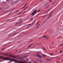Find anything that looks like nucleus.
I'll list each match as a JSON object with an SVG mask.
<instances>
[{
    "mask_svg": "<svg viewBox=\"0 0 63 63\" xmlns=\"http://www.w3.org/2000/svg\"><path fill=\"white\" fill-rule=\"evenodd\" d=\"M0 59H1L5 60H9L10 59V58H5L1 56H0Z\"/></svg>",
    "mask_w": 63,
    "mask_h": 63,
    "instance_id": "f257e3e1",
    "label": "nucleus"
},
{
    "mask_svg": "<svg viewBox=\"0 0 63 63\" xmlns=\"http://www.w3.org/2000/svg\"><path fill=\"white\" fill-rule=\"evenodd\" d=\"M23 33V32L21 33H20V34H21L22 33Z\"/></svg>",
    "mask_w": 63,
    "mask_h": 63,
    "instance_id": "49530a36",
    "label": "nucleus"
},
{
    "mask_svg": "<svg viewBox=\"0 0 63 63\" xmlns=\"http://www.w3.org/2000/svg\"><path fill=\"white\" fill-rule=\"evenodd\" d=\"M53 3L52 4V5H53Z\"/></svg>",
    "mask_w": 63,
    "mask_h": 63,
    "instance_id": "338daca9",
    "label": "nucleus"
},
{
    "mask_svg": "<svg viewBox=\"0 0 63 63\" xmlns=\"http://www.w3.org/2000/svg\"><path fill=\"white\" fill-rule=\"evenodd\" d=\"M43 37L44 39H47V36L46 35H45L43 36Z\"/></svg>",
    "mask_w": 63,
    "mask_h": 63,
    "instance_id": "20e7f679",
    "label": "nucleus"
},
{
    "mask_svg": "<svg viewBox=\"0 0 63 63\" xmlns=\"http://www.w3.org/2000/svg\"><path fill=\"white\" fill-rule=\"evenodd\" d=\"M39 61L41 62V63H42L43 62V61L41 60H39Z\"/></svg>",
    "mask_w": 63,
    "mask_h": 63,
    "instance_id": "9b49d317",
    "label": "nucleus"
},
{
    "mask_svg": "<svg viewBox=\"0 0 63 63\" xmlns=\"http://www.w3.org/2000/svg\"><path fill=\"white\" fill-rule=\"evenodd\" d=\"M42 38H39V39H42Z\"/></svg>",
    "mask_w": 63,
    "mask_h": 63,
    "instance_id": "e2e57ef3",
    "label": "nucleus"
},
{
    "mask_svg": "<svg viewBox=\"0 0 63 63\" xmlns=\"http://www.w3.org/2000/svg\"><path fill=\"white\" fill-rule=\"evenodd\" d=\"M49 54H50V55H54V54H50V53H49Z\"/></svg>",
    "mask_w": 63,
    "mask_h": 63,
    "instance_id": "1a4fd4ad",
    "label": "nucleus"
},
{
    "mask_svg": "<svg viewBox=\"0 0 63 63\" xmlns=\"http://www.w3.org/2000/svg\"><path fill=\"white\" fill-rule=\"evenodd\" d=\"M22 22V21H21L20 22V23H21V22Z\"/></svg>",
    "mask_w": 63,
    "mask_h": 63,
    "instance_id": "5701e85b",
    "label": "nucleus"
},
{
    "mask_svg": "<svg viewBox=\"0 0 63 63\" xmlns=\"http://www.w3.org/2000/svg\"><path fill=\"white\" fill-rule=\"evenodd\" d=\"M18 61V62H19V63H22V62H21V61Z\"/></svg>",
    "mask_w": 63,
    "mask_h": 63,
    "instance_id": "ddd939ff",
    "label": "nucleus"
},
{
    "mask_svg": "<svg viewBox=\"0 0 63 63\" xmlns=\"http://www.w3.org/2000/svg\"><path fill=\"white\" fill-rule=\"evenodd\" d=\"M21 19H20V20H21Z\"/></svg>",
    "mask_w": 63,
    "mask_h": 63,
    "instance_id": "052dcab7",
    "label": "nucleus"
},
{
    "mask_svg": "<svg viewBox=\"0 0 63 63\" xmlns=\"http://www.w3.org/2000/svg\"><path fill=\"white\" fill-rule=\"evenodd\" d=\"M56 2V1H55L54 2Z\"/></svg>",
    "mask_w": 63,
    "mask_h": 63,
    "instance_id": "774afa93",
    "label": "nucleus"
},
{
    "mask_svg": "<svg viewBox=\"0 0 63 63\" xmlns=\"http://www.w3.org/2000/svg\"><path fill=\"white\" fill-rule=\"evenodd\" d=\"M43 49H44V50H46V48H44L43 47Z\"/></svg>",
    "mask_w": 63,
    "mask_h": 63,
    "instance_id": "4468645a",
    "label": "nucleus"
},
{
    "mask_svg": "<svg viewBox=\"0 0 63 63\" xmlns=\"http://www.w3.org/2000/svg\"><path fill=\"white\" fill-rule=\"evenodd\" d=\"M57 51H56V52H57Z\"/></svg>",
    "mask_w": 63,
    "mask_h": 63,
    "instance_id": "bf43d9fd",
    "label": "nucleus"
},
{
    "mask_svg": "<svg viewBox=\"0 0 63 63\" xmlns=\"http://www.w3.org/2000/svg\"><path fill=\"white\" fill-rule=\"evenodd\" d=\"M42 55H43L42 56H43V57H46V56H47V55H44V54H42Z\"/></svg>",
    "mask_w": 63,
    "mask_h": 63,
    "instance_id": "6e6552de",
    "label": "nucleus"
},
{
    "mask_svg": "<svg viewBox=\"0 0 63 63\" xmlns=\"http://www.w3.org/2000/svg\"><path fill=\"white\" fill-rule=\"evenodd\" d=\"M33 19V18H32L30 20H31V19Z\"/></svg>",
    "mask_w": 63,
    "mask_h": 63,
    "instance_id": "a19ab883",
    "label": "nucleus"
},
{
    "mask_svg": "<svg viewBox=\"0 0 63 63\" xmlns=\"http://www.w3.org/2000/svg\"><path fill=\"white\" fill-rule=\"evenodd\" d=\"M47 12H46L44 14H46V13H47Z\"/></svg>",
    "mask_w": 63,
    "mask_h": 63,
    "instance_id": "e433bc0d",
    "label": "nucleus"
},
{
    "mask_svg": "<svg viewBox=\"0 0 63 63\" xmlns=\"http://www.w3.org/2000/svg\"><path fill=\"white\" fill-rule=\"evenodd\" d=\"M28 59H27L26 61H28Z\"/></svg>",
    "mask_w": 63,
    "mask_h": 63,
    "instance_id": "2f4dec72",
    "label": "nucleus"
},
{
    "mask_svg": "<svg viewBox=\"0 0 63 63\" xmlns=\"http://www.w3.org/2000/svg\"><path fill=\"white\" fill-rule=\"evenodd\" d=\"M25 13V12H24V13H23V14H24V13Z\"/></svg>",
    "mask_w": 63,
    "mask_h": 63,
    "instance_id": "ea45409f",
    "label": "nucleus"
},
{
    "mask_svg": "<svg viewBox=\"0 0 63 63\" xmlns=\"http://www.w3.org/2000/svg\"><path fill=\"white\" fill-rule=\"evenodd\" d=\"M33 45V44H32L31 45H31H31Z\"/></svg>",
    "mask_w": 63,
    "mask_h": 63,
    "instance_id": "09e8293b",
    "label": "nucleus"
},
{
    "mask_svg": "<svg viewBox=\"0 0 63 63\" xmlns=\"http://www.w3.org/2000/svg\"><path fill=\"white\" fill-rule=\"evenodd\" d=\"M11 13H12V12H11L9 13V14H11Z\"/></svg>",
    "mask_w": 63,
    "mask_h": 63,
    "instance_id": "4d7b16f0",
    "label": "nucleus"
},
{
    "mask_svg": "<svg viewBox=\"0 0 63 63\" xmlns=\"http://www.w3.org/2000/svg\"><path fill=\"white\" fill-rule=\"evenodd\" d=\"M39 25H40V24H39L37 26H36V27H37V26H39Z\"/></svg>",
    "mask_w": 63,
    "mask_h": 63,
    "instance_id": "a878e982",
    "label": "nucleus"
},
{
    "mask_svg": "<svg viewBox=\"0 0 63 63\" xmlns=\"http://www.w3.org/2000/svg\"><path fill=\"white\" fill-rule=\"evenodd\" d=\"M49 39V37L48 36H47L46 39Z\"/></svg>",
    "mask_w": 63,
    "mask_h": 63,
    "instance_id": "9d476101",
    "label": "nucleus"
},
{
    "mask_svg": "<svg viewBox=\"0 0 63 63\" xmlns=\"http://www.w3.org/2000/svg\"><path fill=\"white\" fill-rule=\"evenodd\" d=\"M46 16V15L44 16L43 17H45V16Z\"/></svg>",
    "mask_w": 63,
    "mask_h": 63,
    "instance_id": "79ce46f5",
    "label": "nucleus"
},
{
    "mask_svg": "<svg viewBox=\"0 0 63 63\" xmlns=\"http://www.w3.org/2000/svg\"><path fill=\"white\" fill-rule=\"evenodd\" d=\"M11 35V34H9L8 35V36H10V35Z\"/></svg>",
    "mask_w": 63,
    "mask_h": 63,
    "instance_id": "de8ad7c7",
    "label": "nucleus"
},
{
    "mask_svg": "<svg viewBox=\"0 0 63 63\" xmlns=\"http://www.w3.org/2000/svg\"><path fill=\"white\" fill-rule=\"evenodd\" d=\"M10 60L11 61H14V62H16V60H15L12 59V60Z\"/></svg>",
    "mask_w": 63,
    "mask_h": 63,
    "instance_id": "39448f33",
    "label": "nucleus"
},
{
    "mask_svg": "<svg viewBox=\"0 0 63 63\" xmlns=\"http://www.w3.org/2000/svg\"><path fill=\"white\" fill-rule=\"evenodd\" d=\"M5 55H7V54H5Z\"/></svg>",
    "mask_w": 63,
    "mask_h": 63,
    "instance_id": "8fccbe9b",
    "label": "nucleus"
},
{
    "mask_svg": "<svg viewBox=\"0 0 63 63\" xmlns=\"http://www.w3.org/2000/svg\"><path fill=\"white\" fill-rule=\"evenodd\" d=\"M32 24L28 25V26H29V25H32Z\"/></svg>",
    "mask_w": 63,
    "mask_h": 63,
    "instance_id": "bb28decb",
    "label": "nucleus"
},
{
    "mask_svg": "<svg viewBox=\"0 0 63 63\" xmlns=\"http://www.w3.org/2000/svg\"><path fill=\"white\" fill-rule=\"evenodd\" d=\"M62 55H63V54H62Z\"/></svg>",
    "mask_w": 63,
    "mask_h": 63,
    "instance_id": "680f3d73",
    "label": "nucleus"
},
{
    "mask_svg": "<svg viewBox=\"0 0 63 63\" xmlns=\"http://www.w3.org/2000/svg\"><path fill=\"white\" fill-rule=\"evenodd\" d=\"M38 23H37V24H36V25H37V24H38Z\"/></svg>",
    "mask_w": 63,
    "mask_h": 63,
    "instance_id": "473e14b6",
    "label": "nucleus"
},
{
    "mask_svg": "<svg viewBox=\"0 0 63 63\" xmlns=\"http://www.w3.org/2000/svg\"><path fill=\"white\" fill-rule=\"evenodd\" d=\"M43 0H41L40 1V2H42V1H43Z\"/></svg>",
    "mask_w": 63,
    "mask_h": 63,
    "instance_id": "72a5a7b5",
    "label": "nucleus"
},
{
    "mask_svg": "<svg viewBox=\"0 0 63 63\" xmlns=\"http://www.w3.org/2000/svg\"><path fill=\"white\" fill-rule=\"evenodd\" d=\"M53 10H54V9H53V10L52 11H51L50 13H51V12H52L53 11Z\"/></svg>",
    "mask_w": 63,
    "mask_h": 63,
    "instance_id": "7c9ffc66",
    "label": "nucleus"
},
{
    "mask_svg": "<svg viewBox=\"0 0 63 63\" xmlns=\"http://www.w3.org/2000/svg\"><path fill=\"white\" fill-rule=\"evenodd\" d=\"M3 3H5V2H3Z\"/></svg>",
    "mask_w": 63,
    "mask_h": 63,
    "instance_id": "3c124183",
    "label": "nucleus"
},
{
    "mask_svg": "<svg viewBox=\"0 0 63 63\" xmlns=\"http://www.w3.org/2000/svg\"><path fill=\"white\" fill-rule=\"evenodd\" d=\"M24 7L23 8V9H24Z\"/></svg>",
    "mask_w": 63,
    "mask_h": 63,
    "instance_id": "6e6d98bb",
    "label": "nucleus"
},
{
    "mask_svg": "<svg viewBox=\"0 0 63 63\" xmlns=\"http://www.w3.org/2000/svg\"><path fill=\"white\" fill-rule=\"evenodd\" d=\"M56 62H57V63H59V62H58V61H56Z\"/></svg>",
    "mask_w": 63,
    "mask_h": 63,
    "instance_id": "c85d7f7f",
    "label": "nucleus"
},
{
    "mask_svg": "<svg viewBox=\"0 0 63 63\" xmlns=\"http://www.w3.org/2000/svg\"><path fill=\"white\" fill-rule=\"evenodd\" d=\"M19 11V10H18L17 11H16V12H15V13H17V12H18V11Z\"/></svg>",
    "mask_w": 63,
    "mask_h": 63,
    "instance_id": "aec40b11",
    "label": "nucleus"
},
{
    "mask_svg": "<svg viewBox=\"0 0 63 63\" xmlns=\"http://www.w3.org/2000/svg\"><path fill=\"white\" fill-rule=\"evenodd\" d=\"M25 9H24V10H23V11H24V10H25Z\"/></svg>",
    "mask_w": 63,
    "mask_h": 63,
    "instance_id": "5fc2aeb1",
    "label": "nucleus"
},
{
    "mask_svg": "<svg viewBox=\"0 0 63 63\" xmlns=\"http://www.w3.org/2000/svg\"><path fill=\"white\" fill-rule=\"evenodd\" d=\"M54 36H53V37H52V38H54Z\"/></svg>",
    "mask_w": 63,
    "mask_h": 63,
    "instance_id": "f704fd0d",
    "label": "nucleus"
},
{
    "mask_svg": "<svg viewBox=\"0 0 63 63\" xmlns=\"http://www.w3.org/2000/svg\"><path fill=\"white\" fill-rule=\"evenodd\" d=\"M20 14H21V13H20V14H18V15H20Z\"/></svg>",
    "mask_w": 63,
    "mask_h": 63,
    "instance_id": "c9c22d12",
    "label": "nucleus"
},
{
    "mask_svg": "<svg viewBox=\"0 0 63 63\" xmlns=\"http://www.w3.org/2000/svg\"><path fill=\"white\" fill-rule=\"evenodd\" d=\"M22 9H23V8H22L21 10H22Z\"/></svg>",
    "mask_w": 63,
    "mask_h": 63,
    "instance_id": "0e129e2a",
    "label": "nucleus"
},
{
    "mask_svg": "<svg viewBox=\"0 0 63 63\" xmlns=\"http://www.w3.org/2000/svg\"><path fill=\"white\" fill-rule=\"evenodd\" d=\"M47 5H48V3H47L46 4V5L44 6V7H46V6H47Z\"/></svg>",
    "mask_w": 63,
    "mask_h": 63,
    "instance_id": "423d86ee",
    "label": "nucleus"
},
{
    "mask_svg": "<svg viewBox=\"0 0 63 63\" xmlns=\"http://www.w3.org/2000/svg\"><path fill=\"white\" fill-rule=\"evenodd\" d=\"M17 33H14V35H16V34H17Z\"/></svg>",
    "mask_w": 63,
    "mask_h": 63,
    "instance_id": "412c9836",
    "label": "nucleus"
},
{
    "mask_svg": "<svg viewBox=\"0 0 63 63\" xmlns=\"http://www.w3.org/2000/svg\"><path fill=\"white\" fill-rule=\"evenodd\" d=\"M53 57V58H55V57Z\"/></svg>",
    "mask_w": 63,
    "mask_h": 63,
    "instance_id": "603ef678",
    "label": "nucleus"
},
{
    "mask_svg": "<svg viewBox=\"0 0 63 63\" xmlns=\"http://www.w3.org/2000/svg\"><path fill=\"white\" fill-rule=\"evenodd\" d=\"M28 56V55H27V56H23V58H24L26 57H27Z\"/></svg>",
    "mask_w": 63,
    "mask_h": 63,
    "instance_id": "f8f14e48",
    "label": "nucleus"
},
{
    "mask_svg": "<svg viewBox=\"0 0 63 63\" xmlns=\"http://www.w3.org/2000/svg\"><path fill=\"white\" fill-rule=\"evenodd\" d=\"M46 60L47 61H51V60L49 59H47Z\"/></svg>",
    "mask_w": 63,
    "mask_h": 63,
    "instance_id": "0eeeda50",
    "label": "nucleus"
},
{
    "mask_svg": "<svg viewBox=\"0 0 63 63\" xmlns=\"http://www.w3.org/2000/svg\"><path fill=\"white\" fill-rule=\"evenodd\" d=\"M63 45V44H62L61 45H60V46L61 47V46H62Z\"/></svg>",
    "mask_w": 63,
    "mask_h": 63,
    "instance_id": "a211bd4d",
    "label": "nucleus"
},
{
    "mask_svg": "<svg viewBox=\"0 0 63 63\" xmlns=\"http://www.w3.org/2000/svg\"><path fill=\"white\" fill-rule=\"evenodd\" d=\"M36 55H38L37 57H38L39 58H42V57L39 56V55L36 54Z\"/></svg>",
    "mask_w": 63,
    "mask_h": 63,
    "instance_id": "7ed1b4c3",
    "label": "nucleus"
},
{
    "mask_svg": "<svg viewBox=\"0 0 63 63\" xmlns=\"http://www.w3.org/2000/svg\"><path fill=\"white\" fill-rule=\"evenodd\" d=\"M41 11L40 10H39L38 11H37V12H39Z\"/></svg>",
    "mask_w": 63,
    "mask_h": 63,
    "instance_id": "2eb2a0df",
    "label": "nucleus"
},
{
    "mask_svg": "<svg viewBox=\"0 0 63 63\" xmlns=\"http://www.w3.org/2000/svg\"><path fill=\"white\" fill-rule=\"evenodd\" d=\"M51 44H52V45L53 44H54V42H52V43H51Z\"/></svg>",
    "mask_w": 63,
    "mask_h": 63,
    "instance_id": "b1692460",
    "label": "nucleus"
},
{
    "mask_svg": "<svg viewBox=\"0 0 63 63\" xmlns=\"http://www.w3.org/2000/svg\"><path fill=\"white\" fill-rule=\"evenodd\" d=\"M62 50H60V53L61 52H62Z\"/></svg>",
    "mask_w": 63,
    "mask_h": 63,
    "instance_id": "cd10ccee",
    "label": "nucleus"
},
{
    "mask_svg": "<svg viewBox=\"0 0 63 63\" xmlns=\"http://www.w3.org/2000/svg\"><path fill=\"white\" fill-rule=\"evenodd\" d=\"M1 9H2V8H0V10H1Z\"/></svg>",
    "mask_w": 63,
    "mask_h": 63,
    "instance_id": "864d4df0",
    "label": "nucleus"
},
{
    "mask_svg": "<svg viewBox=\"0 0 63 63\" xmlns=\"http://www.w3.org/2000/svg\"><path fill=\"white\" fill-rule=\"evenodd\" d=\"M49 7V5L47 7V8H48V7Z\"/></svg>",
    "mask_w": 63,
    "mask_h": 63,
    "instance_id": "37998d69",
    "label": "nucleus"
},
{
    "mask_svg": "<svg viewBox=\"0 0 63 63\" xmlns=\"http://www.w3.org/2000/svg\"><path fill=\"white\" fill-rule=\"evenodd\" d=\"M51 16V15L50 16H49L47 18H47H49V17H50Z\"/></svg>",
    "mask_w": 63,
    "mask_h": 63,
    "instance_id": "dca6fc26",
    "label": "nucleus"
},
{
    "mask_svg": "<svg viewBox=\"0 0 63 63\" xmlns=\"http://www.w3.org/2000/svg\"><path fill=\"white\" fill-rule=\"evenodd\" d=\"M28 6H27V7H26L25 9H25H27V8H28Z\"/></svg>",
    "mask_w": 63,
    "mask_h": 63,
    "instance_id": "f3484780",
    "label": "nucleus"
},
{
    "mask_svg": "<svg viewBox=\"0 0 63 63\" xmlns=\"http://www.w3.org/2000/svg\"><path fill=\"white\" fill-rule=\"evenodd\" d=\"M27 3L25 4V5H27Z\"/></svg>",
    "mask_w": 63,
    "mask_h": 63,
    "instance_id": "4c0bfd02",
    "label": "nucleus"
},
{
    "mask_svg": "<svg viewBox=\"0 0 63 63\" xmlns=\"http://www.w3.org/2000/svg\"><path fill=\"white\" fill-rule=\"evenodd\" d=\"M47 8V7H46V8Z\"/></svg>",
    "mask_w": 63,
    "mask_h": 63,
    "instance_id": "69168bd1",
    "label": "nucleus"
},
{
    "mask_svg": "<svg viewBox=\"0 0 63 63\" xmlns=\"http://www.w3.org/2000/svg\"><path fill=\"white\" fill-rule=\"evenodd\" d=\"M31 46V45H29V46H28V47H31L30 46Z\"/></svg>",
    "mask_w": 63,
    "mask_h": 63,
    "instance_id": "393cba45",
    "label": "nucleus"
},
{
    "mask_svg": "<svg viewBox=\"0 0 63 63\" xmlns=\"http://www.w3.org/2000/svg\"><path fill=\"white\" fill-rule=\"evenodd\" d=\"M38 44V43H37L35 45H37V44Z\"/></svg>",
    "mask_w": 63,
    "mask_h": 63,
    "instance_id": "c03bdc74",
    "label": "nucleus"
},
{
    "mask_svg": "<svg viewBox=\"0 0 63 63\" xmlns=\"http://www.w3.org/2000/svg\"><path fill=\"white\" fill-rule=\"evenodd\" d=\"M22 12H21V13H20V14H22Z\"/></svg>",
    "mask_w": 63,
    "mask_h": 63,
    "instance_id": "13d9d810",
    "label": "nucleus"
},
{
    "mask_svg": "<svg viewBox=\"0 0 63 63\" xmlns=\"http://www.w3.org/2000/svg\"><path fill=\"white\" fill-rule=\"evenodd\" d=\"M50 2H51V0H49Z\"/></svg>",
    "mask_w": 63,
    "mask_h": 63,
    "instance_id": "58836bf2",
    "label": "nucleus"
},
{
    "mask_svg": "<svg viewBox=\"0 0 63 63\" xmlns=\"http://www.w3.org/2000/svg\"><path fill=\"white\" fill-rule=\"evenodd\" d=\"M14 58H16V56H14Z\"/></svg>",
    "mask_w": 63,
    "mask_h": 63,
    "instance_id": "4be33fe9",
    "label": "nucleus"
},
{
    "mask_svg": "<svg viewBox=\"0 0 63 63\" xmlns=\"http://www.w3.org/2000/svg\"><path fill=\"white\" fill-rule=\"evenodd\" d=\"M24 8H25V7H26V5H24Z\"/></svg>",
    "mask_w": 63,
    "mask_h": 63,
    "instance_id": "c756f323",
    "label": "nucleus"
},
{
    "mask_svg": "<svg viewBox=\"0 0 63 63\" xmlns=\"http://www.w3.org/2000/svg\"><path fill=\"white\" fill-rule=\"evenodd\" d=\"M36 12H37V10H35L34 12H33V13L31 14V15H32V16H34V15H35V14H35V13H36Z\"/></svg>",
    "mask_w": 63,
    "mask_h": 63,
    "instance_id": "f03ea898",
    "label": "nucleus"
},
{
    "mask_svg": "<svg viewBox=\"0 0 63 63\" xmlns=\"http://www.w3.org/2000/svg\"><path fill=\"white\" fill-rule=\"evenodd\" d=\"M10 20V19H8V20Z\"/></svg>",
    "mask_w": 63,
    "mask_h": 63,
    "instance_id": "a18cd8bd",
    "label": "nucleus"
},
{
    "mask_svg": "<svg viewBox=\"0 0 63 63\" xmlns=\"http://www.w3.org/2000/svg\"><path fill=\"white\" fill-rule=\"evenodd\" d=\"M18 23H19V22L16 23V24H15V25H16Z\"/></svg>",
    "mask_w": 63,
    "mask_h": 63,
    "instance_id": "6ab92c4d",
    "label": "nucleus"
}]
</instances>
